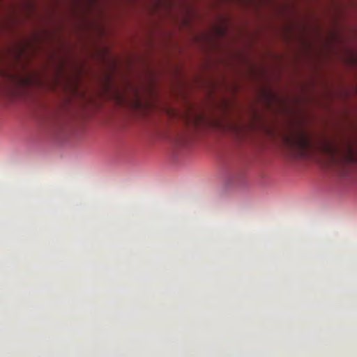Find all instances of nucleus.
Returning a JSON list of instances; mask_svg holds the SVG:
<instances>
[{
	"instance_id": "obj_1",
	"label": "nucleus",
	"mask_w": 357,
	"mask_h": 357,
	"mask_svg": "<svg viewBox=\"0 0 357 357\" xmlns=\"http://www.w3.org/2000/svg\"><path fill=\"white\" fill-rule=\"evenodd\" d=\"M321 150L327 156L331 166L357 163V155L349 145L344 151H341L333 142L325 140L321 146Z\"/></svg>"
},
{
	"instance_id": "obj_2",
	"label": "nucleus",
	"mask_w": 357,
	"mask_h": 357,
	"mask_svg": "<svg viewBox=\"0 0 357 357\" xmlns=\"http://www.w3.org/2000/svg\"><path fill=\"white\" fill-rule=\"evenodd\" d=\"M284 141L289 148L294 153L298 158H306L310 156L312 143L308 135L303 131L284 137Z\"/></svg>"
}]
</instances>
